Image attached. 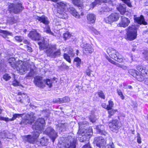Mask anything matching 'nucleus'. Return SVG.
Segmentation results:
<instances>
[{
    "mask_svg": "<svg viewBox=\"0 0 148 148\" xmlns=\"http://www.w3.org/2000/svg\"><path fill=\"white\" fill-rule=\"evenodd\" d=\"M33 40H38V44L40 50L47 49L45 52L47 56L51 58H54L60 54V49L56 50V45H49V43L45 40L44 38H32Z\"/></svg>",
    "mask_w": 148,
    "mask_h": 148,
    "instance_id": "nucleus-1",
    "label": "nucleus"
},
{
    "mask_svg": "<svg viewBox=\"0 0 148 148\" xmlns=\"http://www.w3.org/2000/svg\"><path fill=\"white\" fill-rule=\"evenodd\" d=\"M45 124V120L43 118L38 119L32 126L33 128L35 129L34 132L31 134L25 136L24 138V140L30 143H34L39 134L41 133L43 127Z\"/></svg>",
    "mask_w": 148,
    "mask_h": 148,
    "instance_id": "nucleus-2",
    "label": "nucleus"
},
{
    "mask_svg": "<svg viewBox=\"0 0 148 148\" xmlns=\"http://www.w3.org/2000/svg\"><path fill=\"white\" fill-rule=\"evenodd\" d=\"M71 136H69L67 137L61 138L62 143L59 142L58 146L61 148H76V138Z\"/></svg>",
    "mask_w": 148,
    "mask_h": 148,
    "instance_id": "nucleus-3",
    "label": "nucleus"
},
{
    "mask_svg": "<svg viewBox=\"0 0 148 148\" xmlns=\"http://www.w3.org/2000/svg\"><path fill=\"white\" fill-rule=\"evenodd\" d=\"M30 65L27 62H23L21 60L18 61L15 68L13 69H16L17 73L23 75L25 74L30 69L31 71L33 69L30 67Z\"/></svg>",
    "mask_w": 148,
    "mask_h": 148,
    "instance_id": "nucleus-4",
    "label": "nucleus"
},
{
    "mask_svg": "<svg viewBox=\"0 0 148 148\" xmlns=\"http://www.w3.org/2000/svg\"><path fill=\"white\" fill-rule=\"evenodd\" d=\"M67 3L65 2L61 1L58 3V8L56 15L60 18L66 19L68 18V15L65 11L66 10Z\"/></svg>",
    "mask_w": 148,
    "mask_h": 148,
    "instance_id": "nucleus-5",
    "label": "nucleus"
},
{
    "mask_svg": "<svg viewBox=\"0 0 148 148\" xmlns=\"http://www.w3.org/2000/svg\"><path fill=\"white\" fill-rule=\"evenodd\" d=\"M107 51L110 57L115 60L120 62H125V59L114 49L109 48L107 49Z\"/></svg>",
    "mask_w": 148,
    "mask_h": 148,
    "instance_id": "nucleus-6",
    "label": "nucleus"
},
{
    "mask_svg": "<svg viewBox=\"0 0 148 148\" xmlns=\"http://www.w3.org/2000/svg\"><path fill=\"white\" fill-rule=\"evenodd\" d=\"M93 144L95 148H106V140L101 137L95 138Z\"/></svg>",
    "mask_w": 148,
    "mask_h": 148,
    "instance_id": "nucleus-7",
    "label": "nucleus"
},
{
    "mask_svg": "<svg viewBox=\"0 0 148 148\" xmlns=\"http://www.w3.org/2000/svg\"><path fill=\"white\" fill-rule=\"evenodd\" d=\"M127 37H136L137 36V28L135 25L129 26L126 29Z\"/></svg>",
    "mask_w": 148,
    "mask_h": 148,
    "instance_id": "nucleus-8",
    "label": "nucleus"
},
{
    "mask_svg": "<svg viewBox=\"0 0 148 148\" xmlns=\"http://www.w3.org/2000/svg\"><path fill=\"white\" fill-rule=\"evenodd\" d=\"M45 133L48 135L53 142L57 136V134L54 130L51 127L47 128L45 131Z\"/></svg>",
    "mask_w": 148,
    "mask_h": 148,
    "instance_id": "nucleus-9",
    "label": "nucleus"
},
{
    "mask_svg": "<svg viewBox=\"0 0 148 148\" xmlns=\"http://www.w3.org/2000/svg\"><path fill=\"white\" fill-rule=\"evenodd\" d=\"M23 8L21 4H12L10 6V11L16 14L21 12Z\"/></svg>",
    "mask_w": 148,
    "mask_h": 148,
    "instance_id": "nucleus-10",
    "label": "nucleus"
},
{
    "mask_svg": "<svg viewBox=\"0 0 148 148\" xmlns=\"http://www.w3.org/2000/svg\"><path fill=\"white\" fill-rule=\"evenodd\" d=\"M119 122L116 120H113L109 123L110 130L112 131L117 132L120 127Z\"/></svg>",
    "mask_w": 148,
    "mask_h": 148,
    "instance_id": "nucleus-11",
    "label": "nucleus"
},
{
    "mask_svg": "<svg viewBox=\"0 0 148 148\" xmlns=\"http://www.w3.org/2000/svg\"><path fill=\"white\" fill-rule=\"evenodd\" d=\"M34 82L37 86L42 88L45 87L44 79L43 80L41 77L39 76L36 77L34 78Z\"/></svg>",
    "mask_w": 148,
    "mask_h": 148,
    "instance_id": "nucleus-12",
    "label": "nucleus"
},
{
    "mask_svg": "<svg viewBox=\"0 0 148 148\" xmlns=\"http://www.w3.org/2000/svg\"><path fill=\"white\" fill-rule=\"evenodd\" d=\"M35 119V116L33 113H31L30 114H27L25 116L24 120L21 121V123H24L25 124H32V122Z\"/></svg>",
    "mask_w": 148,
    "mask_h": 148,
    "instance_id": "nucleus-13",
    "label": "nucleus"
},
{
    "mask_svg": "<svg viewBox=\"0 0 148 148\" xmlns=\"http://www.w3.org/2000/svg\"><path fill=\"white\" fill-rule=\"evenodd\" d=\"M119 18V13H112L105 19V21L107 23H112L118 20Z\"/></svg>",
    "mask_w": 148,
    "mask_h": 148,
    "instance_id": "nucleus-14",
    "label": "nucleus"
},
{
    "mask_svg": "<svg viewBox=\"0 0 148 148\" xmlns=\"http://www.w3.org/2000/svg\"><path fill=\"white\" fill-rule=\"evenodd\" d=\"M136 68L145 76V79L144 81V83L148 87V70H147L145 67L140 66H138Z\"/></svg>",
    "mask_w": 148,
    "mask_h": 148,
    "instance_id": "nucleus-15",
    "label": "nucleus"
},
{
    "mask_svg": "<svg viewBox=\"0 0 148 148\" xmlns=\"http://www.w3.org/2000/svg\"><path fill=\"white\" fill-rule=\"evenodd\" d=\"M81 46L84 48L83 50L84 53L87 55H89L93 51V49L91 45L88 44H81Z\"/></svg>",
    "mask_w": 148,
    "mask_h": 148,
    "instance_id": "nucleus-16",
    "label": "nucleus"
},
{
    "mask_svg": "<svg viewBox=\"0 0 148 148\" xmlns=\"http://www.w3.org/2000/svg\"><path fill=\"white\" fill-rule=\"evenodd\" d=\"M77 134L78 135V139L81 142L88 140L89 137L87 136L85 134L84 132H82L80 129L79 130Z\"/></svg>",
    "mask_w": 148,
    "mask_h": 148,
    "instance_id": "nucleus-17",
    "label": "nucleus"
},
{
    "mask_svg": "<svg viewBox=\"0 0 148 148\" xmlns=\"http://www.w3.org/2000/svg\"><path fill=\"white\" fill-rule=\"evenodd\" d=\"M121 21L119 24V26L125 27L129 25L130 21L128 18L123 16H121Z\"/></svg>",
    "mask_w": 148,
    "mask_h": 148,
    "instance_id": "nucleus-18",
    "label": "nucleus"
},
{
    "mask_svg": "<svg viewBox=\"0 0 148 148\" xmlns=\"http://www.w3.org/2000/svg\"><path fill=\"white\" fill-rule=\"evenodd\" d=\"M23 115V114H15L13 115L12 118L11 119L3 117H0V118L1 119L5 121L6 122L10 121H14L17 117H21Z\"/></svg>",
    "mask_w": 148,
    "mask_h": 148,
    "instance_id": "nucleus-19",
    "label": "nucleus"
},
{
    "mask_svg": "<svg viewBox=\"0 0 148 148\" xmlns=\"http://www.w3.org/2000/svg\"><path fill=\"white\" fill-rule=\"evenodd\" d=\"M49 140L47 138L43 137L41 138L39 141H37L36 142V144L39 145H41L42 146H47Z\"/></svg>",
    "mask_w": 148,
    "mask_h": 148,
    "instance_id": "nucleus-20",
    "label": "nucleus"
},
{
    "mask_svg": "<svg viewBox=\"0 0 148 148\" xmlns=\"http://www.w3.org/2000/svg\"><path fill=\"white\" fill-rule=\"evenodd\" d=\"M105 127L103 125H99L96 127L97 132L99 134L105 136L108 135L107 132L105 131Z\"/></svg>",
    "mask_w": 148,
    "mask_h": 148,
    "instance_id": "nucleus-21",
    "label": "nucleus"
},
{
    "mask_svg": "<svg viewBox=\"0 0 148 148\" xmlns=\"http://www.w3.org/2000/svg\"><path fill=\"white\" fill-rule=\"evenodd\" d=\"M12 134L9 133L7 131H3L0 134V138H7L12 139Z\"/></svg>",
    "mask_w": 148,
    "mask_h": 148,
    "instance_id": "nucleus-22",
    "label": "nucleus"
},
{
    "mask_svg": "<svg viewBox=\"0 0 148 148\" xmlns=\"http://www.w3.org/2000/svg\"><path fill=\"white\" fill-rule=\"evenodd\" d=\"M67 125L66 123H59L56 126V128L58 131H63L66 130Z\"/></svg>",
    "mask_w": 148,
    "mask_h": 148,
    "instance_id": "nucleus-23",
    "label": "nucleus"
},
{
    "mask_svg": "<svg viewBox=\"0 0 148 148\" xmlns=\"http://www.w3.org/2000/svg\"><path fill=\"white\" fill-rule=\"evenodd\" d=\"M116 8L122 15H123L126 11V6L125 4H120L117 6Z\"/></svg>",
    "mask_w": 148,
    "mask_h": 148,
    "instance_id": "nucleus-24",
    "label": "nucleus"
},
{
    "mask_svg": "<svg viewBox=\"0 0 148 148\" xmlns=\"http://www.w3.org/2000/svg\"><path fill=\"white\" fill-rule=\"evenodd\" d=\"M87 18L89 23H93L95 22L96 20V16L94 14H88L87 15Z\"/></svg>",
    "mask_w": 148,
    "mask_h": 148,
    "instance_id": "nucleus-25",
    "label": "nucleus"
},
{
    "mask_svg": "<svg viewBox=\"0 0 148 148\" xmlns=\"http://www.w3.org/2000/svg\"><path fill=\"white\" fill-rule=\"evenodd\" d=\"M135 21L138 24L146 25L147 23L145 21L143 16L141 15L140 17H137L134 18Z\"/></svg>",
    "mask_w": 148,
    "mask_h": 148,
    "instance_id": "nucleus-26",
    "label": "nucleus"
},
{
    "mask_svg": "<svg viewBox=\"0 0 148 148\" xmlns=\"http://www.w3.org/2000/svg\"><path fill=\"white\" fill-rule=\"evenodd\" d=\"M36 19L38 20L39 21L45 25H48L49 23L48 21V18L45 16H42L41 17L38 16Z\"/></svg>",
    "mask_w": 148,
    "mask_h": 148,
    "instance_id": "nucleus-27",
    "label": "nucleus"
},
{
    "mask_svg": "<svg viewBox=\"0 0 148 148\" xmlns=\"http://www.w3.org/2000/svg\"><path fill=\"white\" fill-rule=\"evenodd\" d=\"M68 11L73 16L78 18H79L80 16L76 10L73 7H70L68 9Z\"/></svg>",
    "mask_w": 148,
    "mask_h": 148,
    "instance_id": "nucleus-28",
    "label": "nucleus"
},
{
    "mask_svg": "<svg viewBox=\"0 0 148 148\" xmlns=\"http://www.w3.org/2000/svg\"><path fill=\"white\" fill-rule=\"evenodd\" d=\"M70 101V98L68 97H65L62 98H58L56 99V102L58 103H63L69 102Z\"/></svg>",
    "mask_w": 148,
    "mask_h": 148,
    "instance_id": "nucleus-29",
    "label": "nucleus"
},
{
    "mask_svg": "<svg viewBox=\"0 0 148 148\" xmlns=\"http://www.w3.org/2000/svg\"><path fill=\"white\" fill-rule=\"evenodd\" d=\"M139 71L140 72V73L138 72L137 74L136 75L135 77L136 79L138 81L142 82L144 80H145V79L144 77H145L144 75L139 70Z\"/></svg>",
    "mask_w": 148,
    "mask_h": 148,
    "instance_id": "nucleus-30",
    "label": "nucleus"
},
{
    "mask_svg": "<svg viewBox=\"0 0 148 148\" xmlns=\"http://www.w3.org/2000/svg\"><path fill=\"white\" fill-rule=\"evenodd\" d=\"M78 124L79 126V130L80 129L82 132H84V128H83V127L88 125V123L86 121H84L79 122L78 123Z\"/></svg>",
    "mask_w": 148,
    "mask_h": 148,
    "instance_id": "nucleus-31",
    "label": "nucleus"
},
{
    "mask_svg": "<svg viewBox=\"0 0 148 148\" xmlns=\"http://www.w3.org/2000/svg\"><path fill=\"white\" fill-rule=\"evenodd\" d=\"M28 36L29 37H40V35L36 30H34L29 32Z\"/></svg>",
    "mask_w": 148,
    "mask_h": 148,
    "instance_id": "nucleus-32",
    "label": "nucleus"
},
{
    "mask_svg": "<svg viewBox=\"0 0 148 148\" xmlns=\"http://www.w3.org/2000/svg\"><path fill=\"white\" fill-rule=\"evenodd\" d=\"M8 63L10 64V65L13 69L15 68L16 63H15V59L14 58H10L8 60Z\"/></svg>",
    "mask_w": 148,
    "mask_h": 148,
    "instance_id": "nucleus-33",
    "label": "nucleus"
},
{
    "mask_svg": "<svg viewBox=\"0 0 148 148\" xmlns=\"http://www.w3.org/2000/svg\"><path fill=\"white\" fill-rule=\"evenodd\" d=\"M72 3L78 7H81L82 2L80 0H71Z\"/></svg>",
    "mask_w": 148,
    "mask_h": 148,
    "instance_id": "nucleus-34",
    "label": "nucleus"
},
{
    "mask_svg": "<svg viewBox=\"0 0 148 148\" xmlns=\"http://www.w3.org/2000/svg\"><path fill=\"white\" fill-rule=\"evenodd\" d=\"M92 130L91 127H90L89 128L86 130V133L85 132V134L87 136L90 137V136L92 134Z\"/></svg>",
    "mask_w": 148,
    "mask_h": 148,
    "instance_id": "nucleus-35",
    "label": "nucleus"
},
{
    "mask_svg": "<svg viewBox=\"0 0 148 148\" xmlns=\"http://www.w3.org/2000/svg\"><path fill=\"white\" fill-rule=\"evenodd\" d=\"M52 79H44L45 85L46 84L49 87L51 88L52 86Z\"/></svg>",
    "mask_w": 148,
    "mask_h": 148,
    "instance_id": "nucleus-36",
    "label": "nucleus"
},
{
    "mask_svg": "<svg viewBox=\"0 0 148 148\" xmlns=\"http://www.w3.org/2000/svg\"><path fill=\"white\" fill-rule=\"evenodd\" d=\"M13 77L14 78V81H13L12 84L14 86H18L20 85V83L15 78V75L14 74H13Z\"/></svg>",
    "mask_w": 148,
    "mask_h": 148,
    "instance_id": "nucleus-37",
    "label": "nucleus"
},
{
    "mask_svg": "<svg viewBox=\"0 0 148 148\" xmlns=\"http://www.w3.org/2000/svg\"><path fill=\"white\" fill-rule=\"evenodd\" d=\"M0 33H3L5 36H13L12 33L7 31L2 30L0 29Z\"/></svg>",
    "mask_w": 148,
    "mask_h": 148,
    "instance_id": "nucleus-38",
    "label": "nucleus"
},
{
    "mask_svg": "<svg viewBox=\"0 0 148 148\" xmlns=\"http://www.w3.org/2000/svg\"><path fill=\"white\" fill-rule=\"evenodd\" d=\"M128 72L130 74L132 75L134 77L136 76L138 73V71H136V70L132 69L129 70Z\"/></svg>",
    "mask_w": 148,
    "mask_h": 148,
    "instance_id": "nucleus-39",
    "label": "nucleus"
},
{
    "mask_svg": "<svg viewBox=\"0 0 148 148\" xmlns=\"http://www.w3.org/2000/svg\"><path fill=\"white\" fill-rule=\"evenodd\" d=\"M74 61L76 63V66L77 67H79L81 64V60L79 58L77 57L74 59Z\"/></svg>",
    "mask_w": 148,
    "mask_h": 148,
    "instance_id": "nucleus-40",
    "label": "nucleus"
},
{
    "mask_svg": "<svg viewBox=\"0 0 148 148\" xmlns=\"http://www.w3.org/2000/svg\"><path fill=\"white\" fill-rule=\"evenodd\" d=\"M114 105L113 102L111 100L108 101V104L107 105L108 110H109L112 109Z\"/></svg>",
    "mask_w": 148,
    "mask_h": 148,
    "instance_id": "nucleus-41",
    "label": "nucleus"
},
{
    "mask_svg": "<svg viewBox=\"0 0 148 148\" xmlns=\"http://www.w3.org/2000/svg\"><path fill=\"white\" fill-rule=\"evenodd\" d=\"M63 56L64 59H65L69 63L71 62V60L70 58V56L68 55V54L66 53H64Z\"/></svg>",
    "mask_w": 148,
    "mask_h": 148,
    "instance_id": "nucleus-42",
    "label": "nucleus"
},
{
    "mask_svg": "<svg viewBox=\"0 0 148 148\" xmlns=\"http://www.w3.org/2000/svg\"><path fill=\"white\" fill-rule=\"evenodd\" d=\"M117 111V110H114L112 109V110L109 111H108V113L109 114L108 116L109 117H111V116H112Z\"/></svg>",
    "mask_w": 148,
    "mask_h": 148,
    "instance_id": "nucleus-43",
    "label": "nucleus"
},
{
    "mask_svg": "<svg viewBox=\"0 0 148 148\" xmlns=\"http://www.w3.org/2000/svg\"><path fill=\"white\" fill-rule=\"evenodd\" d=\"M89 119L90 121L92 123L95 122L97 120V118L93 115H90Z\"/></svg>",
    "mask_w": 148,
    "mask_h": 148,
    "instance_id": "nucleus-44",
    "label": "nucleus"
},
{
    "mask_svg": "<svg viewBox=\"0 0 148 148\" xmlns=\"http://www.w3.org/2000/svg\"><path fill=\"white\" fill-rule=\"evenodd\" d=\"M3 78L6 81L10 80L11 78V77L8 74L6 73L3 76Z\"/></svg>",
    "mask_w": 148,
    "mask_h": 148,
    "instance_id": "nucleus-45",
    "label": "nucleus"
},
{
    "mask_svg": "<svg viewBox=\"0 0 148 148\" xmlns=\"http://www.w3.org/2000/svg\"><path fill=\"white\" fill-rule=\"evenodd\" d=\"M116 66L118 67L121 68L122 69L126 70L128 69V67L124 65L120 64L118 63L116 64Z\"/></svg>",
    "mask_w": 148,
    "mask_h": 148,
    "instance_id": "nucleus-46",
    "label": "nucleus"
},
{
    "mask_svg": "<svg viewBox=\"0 0 148 148\" xmlns=\"http://www.w3.org/2000/svg\"><path fill=\"white\" fill-rule=\"evenodd\" d=\"M142 53L143 55V56L145 59L148 60V51H144L142 52Z\"/></svg>",
    "mask_w": 148,
    "mask_h": 148,
    "instance_id": "nucleus-47",
    "label": "nucleus"
},
{
    "mask_svg": "<svg viewBox=\"0 0 148 148\" xmlns=\"http://www.w3.org/2000/svg\"><path fill=\"white\" fill-rule=\"evenodd\" d=\"M98 95L99 97L103 99H105V96L102 91H99L98 92Z\"/></svg>",
    "mask_w": 148,
    "mask_h": 148,
    "instance_id": "nucleus-48",
    "label": "nucleus"
},
{
    "mask_svg": "<svg viewBox=\"0 0 148 148\" xmlns=\"http://www.w3.org/2000/svg\"><path fill=\"white\" fill-rule=\"evenodd\" d=\"M72 36V34L68 31H66L63 34V37H71Z\"/></svg>",
    "mask_w": 148,
    "mask_h": 148,
    "instance_id": "nucleus-49",
    "label": "nucleus"
},
{
    "mask_svg": "<svg viewBox=\"0 0 148 148\" xmlns=\"http://www.w3.org/2000/svg\"><path fill=\"white\" fill-rule=\"evenodd\" d=\"M100 2V0H95V1L92 3L91 5V6L93 8L96 5L99 4Z\"/></svg>",
    "mask_w": 148,
    "mask_h": 148,
    "instance_id": "nucleus-50",
    "label": "nucleus"
},
{
    "mask_svg": "<svg viewBox=\"0 0 148 148\" xmlns=\"http://www.w3.org/2000/svg\"><path fill=\"white\" fill-rule=\"evenodd\" d=\"M125 3H126L129 7H132V5L130 1V0H122Z\"/></svg>",
    "mask_w": 148,
    "mask_h": 148,
    "instance_id": "nucleus-51",
    "label": "nucleus"
},
{
    "mask_svg": "<svg viewBox=\"0 0 148 148\" xmlns=\"http://www.w3.org/2000/svg\"><path fill=\"white\" fill-rule=\"evenodd\" d=\"M18 95H22L23 97V95L25 96L24 97H25V98H27V102L29 103V98L28 97L27 95H25V94H24L23 93V94H22V93L21 92H19L18 93Z\"/></svg>",
    "mask_w": 148,
    "mask_h": 148,
    "instance_id": "nucleus-52",
    "label": "nucleus"
},
{
    "mask_svg": "<svg viewBox=\"0 0 148 148\" xmlns=\"http://www.w3.org/2000/svg\"><path fill=\"white\" fill-rule=\"evenodd\" d=\"M137 142L138 143L140 144L141 143V139L140 136V135L139 133H138L137 134Z\"/></svg>",
    "mask_w": 148,
    "mask_h": 148,
    "instance_id": "nucleus-53",
    "label": "nucleus"
},
{
    "mask_svg": "<svg viewBox=\"0 0 148 148\" xmlns=\"http://www.w3.org/2000/svg\"><path fill=\"white\" fill-rule=\"evenodd\" d=\"M107 59L108 60V61L109 62H110L112 64H114L116 66V64L118 63L114 61L112 59H111L109 58H107Z\"/></svg>",
    "mask_w": 148,
    "mask_h": 148,
    "instance_id": "nucleus-54",
    "label": "nucleus"
},
{
    "mask_svg": "<svg viewBox=\"0 0 148 148\" xmlns=\"http://www.w3.org/2000/svg\"><path fill=\"white\" fill-rule=\"evenodd\" d=\"M82 148H91L89 143L84 145Z\"/></svg>",
    "mask_w": 148,
    "mask_h": 148,
    "instance_id": "nucleus-55",
    "label": "nucleus"
},
{
    "mask_svg": "<svg viewBox=\"0 0 148 148\" xmlns=\"http://www.w3.org/2000/svg\"><path fill=\"white\" fill-rule=\"evenodd\" d=\"M108 148H114V145L112 143H110L108 145Z\"/></svg>",
    "mask_w": 148,
    "mask_h": 148,
    "instance_id": "nucleus-56",
    "label": "nucleus"
},
{
    "mask_svg": "<svg viewBox=\"0 0 148 148\" xmlns=\"http://www.w3.org/2000/svg\"><path fill=\"white\" fill-rule=\"evenodd\" d=\"M101 106L103 108L106 109L108 110V106L105 103H103L102 104Z\"/></svg>",
    "mask_w": 148,
    "mask_h": 148,
    "instance_id": "nucleus-57",
    "label": "nucleus"
},
{
    "mask_svg": "<svg viewBox=\"0 0 148 148\" xmlns=\"http://www.w3.org/2000/svg\"><path fill=\"white\" fill-rule=\"evenodd\" d=\"M117 93L119 95H120L122 93H123L121 90L119 88H118L117 89Z\"/></svg>",
    "mask_w": 148,
    "mask_h": 148,
    "instance_id": "nucleus-58",
    "label": "nucleus"
},
{
    "mask_svg": "<svg viewBox=\"0 0 148 148\" xmlns=\"http://www.w3.org/2000/svg\"><path fill=\"white\" fill-rule=\"evenodd\" d=\"M136 38H125L127 40L132 41L135 39Z\"/></svg>",
    "mask_w": 148,
    "mask_h": 148,
    "instance_id": "nucleus-59",
    "label": "nucleus"
},
{
    "mask_svg": "<svg viewBox=\"0 0 148 148\" xmlns=\"http://www.w3.org/2000/svg\"><path fill=\"white\" fill-rule=\"evenodd\" d=\"M92 71L90 70H87L86 71V74L87 75L90 76L91 72Z\"/></svg>",
    "mask_w": 148,
    "mask_h": 148,
    "instance_id": "nucleus-60",
    "label": "nucleus"
},
{
    "mask_svg": "<svg viewBox=\"0 0 148 148\" xmlns=\"http://www.w3.org/2000/svg\"><path fill=\"white\" fill-rule=\"evenodd\" d=\"M46 32L47 33H49L50 34H51L52 32H51V30L50 29V27H48L47 28Z\"/></svg>",
    "mask_w": 148,
    "mask_h": 148,
    "instance_id": "nucleus-61",
    "label": "nucleus"
},
{
    "mask_svg": "<svg viewBox=\"0 0 148 148\" xmlns=\"http://www.w3.org/2000/svg\"><path fill=\"white\" fill-rule=\"evenodd\" d=\"M123 85L124 86V87L125 89L128 88V85L127 84L125 83H124L123 84Z\"/></svg>",
    "mask_w": 148,
    "mask_h": 148,
    "instance_id": "nucleus-62",
    "label": "nucleus"
},
{
    "mask_svg": "<svg viewBox=\"0 0 148 148\" xmlns=\"http://www.w3.org/2000/svg\"><path fill=\"white\" fill-rule=\"evenodd\" d=\"M112 0H101V1L105 3H109Z\"/></svg>",
    "mask_w": 148,
    "mask_h": 148,
    "instance_id": "nucleus-63",
    "label": "nucleus"
},
{
    "mask_svg": "<svg viewBox=\"0 0 148 148\" xmlns=\"http://www.w3.org/2000/svg\"><path fill=\"white\" fill-rule=\"evenodd\" d=\"M93 31L94 33L95 34H96L97 35H98V34H99V32H98V31H97L95 29H93Z\"/></svg>",
    "mask_w": 148,
    "mask_h": 148,
    "instance_id": "nucleus-64",
    "label": "nucleus"
}]
</instances>
